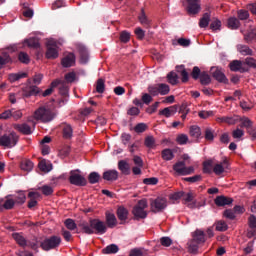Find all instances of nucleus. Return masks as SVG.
<instances>
[{"label":"nucleus","mask_w":256,"mask_h":256,"mask_svg":"<svg viewBox=\"0 0 256 256\" xmlns=\"http://www.w3.org/2000/svg\"><path fill=\"white\" fill-rule=\"evenodd\" d=\"M167 81L170 85H178L179 75L174 71H171L167 74Z\"/></svg>","instance_id":"31"},{"label":"nucleus","mask_w":256,"mask_h":256,"mask_svg":"<svg viewBox=\"0 0 256 256\" xmlns=\"http://www.w3.org/2000/svg\"><path fill=\"white\" fill-rule=\"evenodd\" d=\"M105 91V80L100 78L96 81V93H104Z\"/></svg>","instance_id":"51"},{"label":"nucleus","mask_w":256,"mask_h":256,"mask_svg":"<svg viewBox=\"0 0 256 256\" xmlns=\"http://www.w3.org/2000/svg\"><path fill=\"white\" fill-rule=\"evenodd\" d=\"M175 69L181 75L182 83H188V81H189V72L186 70L185 65H177L175 67Z\"/></svg>","instance_id":"21"},{"label":"nucleus","mask_w":256,"mask_h":256,"mask_svg":"<svg viewBox=\"0 0 256 256\" xmlns=\"http://www.w3.org/2000/svg\"><path fill=\"white\" fill-rule=\"evenodd\" d=\"M55 117L56 113L52 109L46 108L44 106L39 107L33 114L34 120L44 124L52 122Z\"/></svg>","instance_id":"2"},{"label":"nucleus","mask_w":256,"mask_h":256,"mask_svg":"<svg viewBox=\"0 0 256 256\" xmlns=\"http://www.w3.org/2000/svg\"><path fill=\"white\" fill-rule=\"evenodd\" d=\"M161 156L162 159L165 161H171L175 158L173 151L169 148L162 150Z\"/></svg>","instance_id":"39"},{"label":"nucleus","mask_w":256,"mask_h":256,"mask_svg":"<svg viewBox=\"0 0 256 256\" xmlns=\"http://www.w3.org/2000/svg\"><path fill=\"white\" fill-rule=\"evenodd\" d=\"M11 60V58L9 57V55L7 53L3 54V56H0V69L6 65L7 63H9Z\"/></svg>","instance_id":"63"},{"label":"nucleus","mask_w":256,"mask_h":256,"mask_svg":"<svg viewBox=\"0 0 256 256\" xmlns=\"http://www.w3.org/2000/svg\"><path fill=\"white\" fill-rule=\"evenodd\" d=\"M229 68L233 72L244 73V72L248 71V68L244 64V61H240V60L231 61L230 64H229Z\"/></svg>","instance_id":"12"},{"label":"nucleus","mask_w":256,"mask_h":256,"mask_svg":"<svg viewBox=\"0 0 256 256\" xmlns=\"http://www.w3.org/2000/svg\"><path fill=\"white\" fill-rule=\"evenodd\" d=\"M232 198H227L226 196H217L214 200V203L218 207H224L226 205L232 204Z\"/></svg>","instance_id":"20"},{"label":"nucleus","mask_w":256,"mask_h":256,"mask_svg":"<svg viewBox=\"0 0 256 256\" xmlns=\"http://www.w3.org/2000/svg\"><path fill=\"white\" fill-rule=\"evenodd\" d=\"M243 62H244V66L247 65V66H249V67H251V68L256 69V60H255L254 58H252V57H247V58L245 59V61H243Z\"/></svg>","instance_id":"60"},{"label":"nucleus","mask_w":256,"mask_h":256,"mask_svg":"<svg viewBox=\"0 0 256 256\" xmlns=\"http://www.w3.org/2000/svg\"><path fill=\"white\" fill-rule=\"evenodd\" d=\"M204 137L206 141H213L215 139V131L211 128H206Z\"/></svg>","instance_id":"55"},{"label":"nucleus","mask_w":256,"mask_h":256,"mask_svg":"<svg viewBox=\"0 0 256 256\" xmlns=\"http://www.w3.org/2000/svg\"><path fill=\"white\" fill-rule=\"evenodd\" d=\"M148 129V125L145 123H138L136 124V126L134 127V132L137 134H142L144 132H146Z\"/></svg>","instance_id":"52"},{"label":"nucleus","mask_w":256,"mask_h":256,"mask_svg":"<svg viewBox=\"0 0 256 256\" xmlns=\"http://www.w3.org/2000/svg\"><path fill=\"white\" fill-rule=\"evenodd\" d=\"M118 177H119V172L115 169L106 170L102 174V179L106 181H116L118 180Z\"/></svg>","instance_id":"16"},{"label":"nucleus","mask_w":256,"mask_h":256,"mask_svg":"<svg viewBox=\"0 0 256 256\" xmlns=\"http://www.w3.org/2000/svg\"><path fill=\"white\" fill-rule=\"evenodd\" d=\"M40 243L41 241L38 238L34 237L31 241H27V246L37 251L40 247Z\"/></svg>","instance_id":"47"},{"label":"nucleus","mask_w":256,"mask_h":256,"mask_svg":"<svg viewBox=\"0 0 256 256\" xmlns=\"http://www.w3.org/2000/svg\"><path fill=\"white\" fill-rule=\"evenodd\" d=\"M187 12L189 15H197L201 11L200 0H187Z\"/></svg>","instance_id":"11"},{"label":"nucleus","mask_w":256,"mask_h":256,"mask_svg":"<svg viewBox=\"0 0 256 256\" xmlns=\"http://www.w3.org/2000/svg\"><path fill=\"white\" fill-rule=\"evenodd\" d=\"M173 170L182 176L191 175L195 172V168L193 166H186L185 161H178L173 165Z\"/></svg>","instance_id":"8"},{"label":"nucleus","mask_w":256,"mask_h":256,"mask_svg":"<svg viewBox=\"0 0 256 256\" xmlns=\"http://www.w3.org/2000/svg\"><path fill=\"white\" fill-rule=\"evenodd\" d=\"M27 76L26 73H17V74H10L8 79L10 83H15V81H19L21 78H25Z\"/></svg>","instance_id":"50"},{"label":"nucleus","mask_w":256,"mask_h":256,"mask_svg":"<svg viewBox=\"0 0 256 256\" xmlns=\"http://www.w3.org/2000/svg\"><path fill=\"white\" fill-rule=\"evenodd\" d=\"M38 167L44 173H49L52 170V164L45 159L39 162Z\"/></svg>","instance_id":"32"},{"label":"nucleus","mask_w":256,"mask_h":256,"mask_svg":"<svg viewBox=\"0 0 256 256\" xmlns=\"http://www.w3.org/2000/svg\"><path fill=\"white\" fill-rule=\"evenodd\" d=\"M19 136L15 132L4 134L0 137V146L12 149L18 143Z\"/></svg>","instance_id":"4"},{"label":"nucleus","mask_w":256,"mask_h":256,"mask_svg":"<svg viewBox=\"0 0 256 256\" xmlns=\"http://www.w3.org/2000/svg\"><path fill=\"white\" fill-rule=\"evenodd\" d=\"M63 138L65 140H71L73 138V128L70 124L63 123L61 124Z\"/></svg>","instance_id":"18"},{"label":"nucleus","mask_w":256,"mask_h":256,"mask_svg":"<svg viewBox=\"0 0 256 256\" xmlns=\"http://www.w3.org/2000/svg\"><path fill=\"white\" fill-rule=\"evenodd\" d=\"M24 44L30 48L37 49L40 47L39 39L35 37H31L29 39L24 40Z\"/></svg>","instance_id":"30"},{"label":"nucleus","mask_w":256,"mask_h":256,"mask_svg":"<svg viewBox=\"0 0 256 256\" xmlns=\"http://www.w3.org/2000/svg\"><path fill=\"white\" fill-rule=\"evenodd\" d=\"M101 180V175L96 172V171H92L90 172L89 176H88V181L90 184H97L99 183V181Z\"/></svg>","instance_id":"36"},{"label":"nucleus","mask_w":256,"mask_h":256,"mask_svg":"<svg viewBox=\"0 0 256 256\" xmlns=\"http://www.w3.org/2000/svg\"><path fill=\"white\" fill-rule=\"evenodd\" d=\"M52 87H55V89L58 87L59 93L62 97H67L69 93L68 84L65 80L56 79L52 82Z\"/></svg>","instance_id":"10"},{"label":"nucleus","mask_w":256,"mask_h":256,"mask_svg":"<svg viewBox=\"0 0 256 256\" xmlns=\"http://www.w3.org/2000/svg\"><path fill=\"white\" fill-rule=\"evenodd\" d=\"M148 208V202L146 199L138 200L137 204L132 208L133 220L140 221L148 217V212L145 210Z\"/></svg>","instance_id":"3"},{"label":"nucleus","mask_w":256,"mask_h":256,"mask_svg":"<svg viewBox=\"0 0 256 256\" xmlns=\"http://www.w3.org/2000/svg\"><path fill=\"white\" fill-rule=\"evenodd\" d=\"M253 126V122L249 118H243L241 119V128H245L246 130H249Z\"/></svg>","instance_id":"58"},{"label":"nucleus","mask_w":256,"mask_h":256,"mask_svg":"<svg viewBox=\"0 0 256 256\" xmlns=\"http://www.w3.org/2000/svg\"><path fill=\"white\" fill-rule=\"evenodd\" d=\"M228 229L227 224L224 221H218L216 223V230L219 232H224Z\"/></svg>","instance_id":"61"},{"label":"nucleus","mask_w":256,"mask_h":256,"mask_svg":"<svg viewBox=\"0 0 256 256\" xmlns=\"http://www.w3.org/2000/svg\"><path fill=\"white\" fill-rule=\"evenodd\" d=\"M119 252V247L116 244L108 245L106 248L102 249L104 254H116Z\"/></svg>","instance_id":"45"},{"label":"nucleus","mask_w":256,"mask_h":256,"mask_svg":"<svg viewBox=\"0 0 256 256\" xmlns=\"http://www.w3.org/2000/svg\"><path fill=\"white\" fill-rule=\"evenodd\" d=\"M65 226L67 227V229H69L71 231H74L77 228L75 221L72 219H67L65 221Z\"/></svg>","instance_id":"62"},{"label":"nucleus","mask_w":256,"mask_h":256,"mask_svg":"<svg viewBox=\"0 0 256 256\" xmlns=\"http://www.w3.org/2000/svg\"><path fill=\"white\" fill-rule=\"evenodd\" d=\"M240 25V21L235 17H231L227 21L228 28L232 30H237L240 27Z\"/></svg>","instance_id":"35"},{"label":"nucleus","mask_w":256,"mask_h":256,"mask_svg":"<svg viewBox=\"0 0 256 256\" xmlns=\"http://www.w3.org/2000/svg\"><path fill=\"white\" fill-rule=\"evenodd\" d=\"M12 198L16 205H23L26 201V194H24V192H20L19 194L12 195Z\"/></svg>","instance_id":"41"},{"label":"nucleus","mask_w":256,"mask_h":256,"mask_svg":"<svg viewBox=\"0 0 256 256\" xmlns=\"http://www.w3.org/2000/svg\"><path fill=\"white\" fill-rule=\"evenodd\" d=\"M59 56L58 46L55 42H48L46 57L48 59H56Z\"/></svg>","instance_id":"13"},{"label":"nucleus","mask_w":256,"mask_h":256,"mask_svg":"<svg viewBox=\"0 0 256 256\" xmlns=\"http://www.w3.org/2000/svg\"><path fill=\"white\" fill-rule=\"evenodd\" d=\"M15 205L16 204L14 202L12 194H8V196H5V202L3 204V208L5 210H11L14 208Z\"/></svg>","instance_id":"28"},{"label":"nucleus","mask_w":256,"mask_h":256,"mask_svg":"<svg viewBox=\"0 0 256 256\" xmlns=\"http://www.w3.org/2000/svg\"><path fill=\"white\" fill-rule=\"evenodd\" d=\"M40 93V89L37 86H29L23 90V97H35Z\"/></svg>","instance_id":"19"},{"label":"nucleus","mask_w":256,"mask_h":256,"mask_svg":"<svg viewBox=\"0 0 256 256\" xmlns=\"http://www.w3.org/2000/svg\"><path fill=\"white\" fill-rule=\"evenodd\" d=\"M210 72L212 77L215 78V80L218 81V83H223L224 85H228L229 80L227 79V77L225 76L221 68L211 67Z\"/></svg>","instance_id":"9"},{"label":"nucleus","mask_w":256,"mask_h":256,"mask_svg":"<svg viewBox=\"0 0 256 256\" xmlns=\"http://www.w3.org/2000/svg\"><path fill=\"white\" fill-rule=\"evenodd\" d=\"M40 190L42 191L43 195H45V196H50L54 192V189L50 185H43L40 187Z\"/></svg>","instance_id":"57"},{"label":"nucleus","mask_w":256,"mask_h":256,"mask_svg":"<svg viewBox=\"0 0 256 256\" xmlns=\"http://www.w3.org/2000/svg\"><path fill=\"white\" fill-rule=\"evenodd\" d=\"M158 85V95H169L171 89L168 84L160 83Z\"/></svg>","instance_id":"44"},{"label":"nucleus","mask_w":256,"mask_h":256,"mask_svg":"<svg viewBox=\"0 0 256 256\" xmlns=\"http://www.w3.org/2000/svg\"><path fill=\"white\" fill-rule=\"evenodd\" d=\"M15 129L23 135H31L32 133L31 127L26 123L16 125Z\"/></svg>","instance_id":"29"},{"label":"nucleus","mask_w":256,"mask_h":256,"mask_svg":"<svg viewBox=\"0 0 256 256\" xmlns=\"http://www.w3.org/2000/svg\"><path fill=\"white\" fill-rule=\"evenodd\" d=\"M203 72H201L200 67L198 66H194L191 72V76L195 81H198V79L201 77V74Z\"/></svg>","instance_id":"56"},{"label":"nucleus","mask_w":256,"mask_h":256,"mask_svg":"<svg viewBox=\"0 0 256 256\" xmlns=\"http://www.w3.org/2000/svg\"><path fill=\"white\" fill-rule=\"evenodd\" d=\"M168 207V200L166 198H155L150 202V211L154 214L163 212Z\"/></svg>","instance_id":"6"},{"label":"nucleus","mask_w":256,"mask_h":256,"mask_svg":"<svg viewBox=\"0 0 256 256\" xmlns=\"http://www.w3.org/2000/svg\"><path fill=\"white\" fill-rule=\"evenodd\" d=\"M192 240L199 243V244L205 243V241H207V239L205 238V232H203L201 230H196L193 233V239Z\"/></svg>","instance_id":"25"},{"label":"nucleus","mask_w":256,"mask_h":256,"mask_svg":"<svg viewBox=\"0 0 256 256\" xmlns=\"http://www.w3.org/2000/svg\"><path fill=\"white\" fill-rule=\"evenodd\" d=\"M75 63H76V56L74 53H69L61 61L62 66L65 68L72 67L75 65Z\"/></svg>","instance_id":"17"},{"label":"nucleus","mask_w":256,"mask_h":256,"mask_svg":"<svg viewBox=\"0 0 256 256\" xmlns=\"http://www.w3.org/2000/svg\"><path fill=\"white\" fill-rule=\"evenodd\" d=\"M79 170H71L70 176H69V182L72 185L78 186V187H85L88 184L87 179L78 173Z\"/></svg>","instance_id":"7"},{"label":"nucleus","mask_w":256,"mask_h":256,"mask_svg":"<svg viewBox=\"0 0 256 256\" xmlns=\"http://www.w3.org/2000/svg\"><path fill=\"white\" fill-rule=\"evenodd\" d=\"M33 166H34V163L29 159L22 160V162L20 164L21 170L26 171V172L32 171Z\"/></svg>","instance_id":"33"},{"label":"nucleus","mask_w":256,"mask_h":256,"mask_svg":"<svg viewBox=\"0 0 256 256\" xmlns=\"http://www.w3.org/2000/svg\"><path fill=\"white\" fill-rule=\"evenodd\" d=\"M79 227L88 235H103L107 232V225L99 219H90L89 224L82 222L79 224Z\"/></svg>","instance_id":"1"},{"label":"nucleus","mask_w":256,"mask_h":256,"mask_svg":"<svg viewBox=\"0 0 256 256\" xmlns=\"http://www.w3.org/2000/svg\"><path fill=\"white\" fill-rule=\"evenodd\" d=\"M144 145L149 149H155L157 146L155 137L154 136L145 137Z\"/></svg>","instance_id":"34"},{"label":"nucleus","mask_w":256,"mask_h":256,"mask_svg":"<svg viewBox=\"0 0 256 256\" xmlns=\"http://www.w3.org/2000/svg\"><path fill=\"white\" fill-rule=\"evenodd\" d=\"M131 39V33L128 31H121L119 35V40L121 43H128Z\"/></svg>","instance_id":"49"},{"label":"nucleus","mask_w":256,"mask_h":256,"mask_svg":"<svg viewBox=\"0 0 256 256\" xmlns=\"http://www.w3.org/2000/svg\"><path fill=\"white\" fill-rule=\"evenodd\" d=\"M12 237L19 246L23 248L28 246V241L20 233H13Z\"/></svg>","instance_id":"26"},{"label":"nucleus","mask_w":256,"mask_h":256,"mask_svg":"<svg viewBox=\"0 0 256 256\" xmlns=\"http://www.w3.org/2000/svg\"><path fill=\"white\" fill-rule=\"evenodd\" d=\"M218 123H225L228 125H235L236 124V119L231 117V116H222L217 118Z\"/></svg>","instance_id":"42"},{"label":"nucleus","mask_w":256,"mask_h":256,"mask_svg":"<svg viewBox=\"0 0 256 256\" xmlns=\"http://www.w3.org/2000/svg\"><path fill=\"white\" fill-rule=\"evenodd\" d=\"M211 22V14L204 13L203 16L200 18L199 27L200 28H207L209 27V23Z\"/></svg>","instance_id":"27"},{"label":"nucleus","mask_w":256,"mask_h":256,"mask_svg":"<svg viewBox=\"0 0 256 256\" xmlns=\"http://www.w3.org/2000/svg\"><path fill=\"white\" fill-rule=\"evenodd\" d=\"M116 215L121 222L120 224H125L129 217V210L125 206H119L116 210Z\"/></svg>","instance_id":"14"},{"label":"nucleus","mask_w":256,"mask_h":256,"mask_svg":"<svg viewBox=\"0 0 256 256\" xmlns=\"http://www.w3.org/2000/svg\"><path fill=\"white\" fill-rule=\"evenodd\" d=\"M203 172L205 174H211L213 172V161L207 160L203 162Z\"/></svg>","instance_id":"46"},{"label":"nucleus","mask_w":256,"mask_h":256,"mask_svg":"<svg viewBox=\"0 0 256 256\" xmlns=\"http://www.w3.org/2000/svg\"><path fill=\"white\" fill-rule=\"evenodd\" d=\"M199 79H200L201 85H210L211 84V76L209 75V73H207V71H202Z\"/></svg>","instance_id":"43"},{"label":"nucleus","mask_w":256,"mask_h":256,"mask_svg":"<svg viewBox=\"0 0 256 256\" xmlns=\"http://www.w3.org/2000/svg\"><path fill=\"white\" fill-rule=\"evenodd\" d=\"M227 165H228V160L225 158V159L223 160V162L217 163V164L214 165V167H213V172H214L217 176H219V175H221V174L224 173V167L227 168Z\"/></svg>","instance_id":"24"},{"label":"nucleus","mask_w":256,"mask_h":256,"mask_svg":"<svg viewBox=\"0 0 256 256\" xmlns=\"http://www.w3.org/2000/svg\"><path fill=\"white\" fill-rule=\"evenodd\" d=\"M210 21H211L210 29L212 31H219V30H221V21L219 19L213 18Z\"/></svg>","instance_id":"48"},{"label":"nucleus","mask_w":256,"mask_h":256,"mask_svg":"<svg viewBox=\"0 0 256 256\" xmlns=\"http://www.w3.org/2000/svg\"><path fill=\"white\" fill-rule=\"evenodd\" d=\"M190 136L194 139H199L201 137V128L197 125H193L189 130Z\"/></svg>","instance_id":"37"},{"label":"nucleus","mask_w":256,"mask_h":256,"mask_svg":"<svg viewBox=\"0 0 256 256\" xmlns=\"http://www.w3.org/2000/svg\"><path fill=\"white\" fill-rule=\"evenodd\" d=\"M40 197L41 195L39 194V192H29L28 198H30V200L28 202V208L32 209L35 206H37L38 204L37 199H39Z\"/></svg>","instance_id":"22"},{"label":"nucleus","mask_w":256,"mask_h":256,"mask_svg":"<svg viewBox=\"0 0 256 256\" xmlns=\"http://www.w3.org/2000/svg\"><path fill=\"white\" fill-rule=\"evenodd\" d=\"M118 170L122 175L128 176L131 174V166L126 160H119L117 163Z\"/></svg>","instance_id":"15"},{"label":"nucleus","mask_w":256,"mask_h":256,"mask_svg":"<svg viewBox=\"0 0 256 256\" xmlns=\"http://www.w3.org/2000/svg\"><path fill=\"white\" fill-rule=\"evenodd\" d=\"M77 49H78V51L80 53L81 61L83 63H87V61H88V50H87V48L85 46H83V45H79L77 47Z\"/></svg>","instance_id":"40"},{"label":"nucleus","mask_w":256,"mask_h":256,"mask_svg":"<svg viewBox=\"0 0 256 256\" xmlns=\"http://www.w3.org/2000/svg\"><path fill=\"white\" fill-rule=\"evenodd\" d=\"M199 243H197L195 240H191L188 243V252L191 254H198L199 253Z\"/></svg>","instance_id":"38"},{"label":"nucleus","mask_w":256,"mask_h":256,"mask_svg":"<svg viewBox=\"0 0 256 256\" xmlns=\"http://www.w3.org/2000/svg\"><path fill=\"white\" fill-rule=\"evenodd\" d=\"M237 14H238V20L244 21L249 18V13L246 10H239Z\"/></svg>","instance_id":"64"},{"label":"nucleus","mask_w":256,"mask_h":256,"mask_svg":"<svg viewBox=\"0 0 256 256\" xmlns=\"http://www.w3.org/2000/svg\"><path fill=\"white\" fill-rule=\"evenodd\" d=\"M237 50L244 56L253 54V51L246 45H239Z\"/></svg>","instance_id":"53"},{"label":"nucleus","mask_w":256,"mask_h":256,"mask_svg":"<svg viewBox=\"0 0 256 256\" xmlns=\"http://www.w3.org/2000/svg\"><path fill=\"white\" fill-rule=\"evenodd\" d=\"M18 59L20 62H22L24 64H28L30 62V58H29L28 54L25 52H20L18 55Z\"/></svg>","instance_id":"59"},{"label":"nucleus","mask_w":256,"mask_h":256,"mask_svg":"<svg viewBox=\"0 0 256 256\" xmlns=\"http://www.w3.org/2000/svg\"><path fill=\"white\" fill-rule=\"evenodd\" d=\"M118 224L117 218L114 214L106 212V226L108 228L113 229Z\"/></svg>","instance_id":"23"},{"label":"nucleus","mask_w":256,"mask_h":256,"mask_svg":"<svg viewBox=\"0 0 256 256\" xmlns=\"http://www.w3.org/2000/svg\"><path fill=\"white\" fill-rule=\"evenodd\" d=\"M62 239L59 236H51L46 238L44 241L40 243V247L44 251H50L56 249L60 246Z\"/></svg>","instance_id":"5"},{"label":"nucleus","mask_w":256,"mask_h":256,"mask_svg":"<svg viewBox=\"0 0 256 256\" xmlns=\"http://www.w3.org/2000/svg\"><path fill=\"white\" fill-rule=\"evenodd\" d=\"M244 39L247 43H250L252 41L256 42V31L252 29L250 32L244 35Z\"/></svg>","instance_id":"54"}]
</instances>
